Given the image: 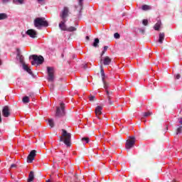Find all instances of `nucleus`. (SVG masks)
I'll use <instances>...</instances> for the list:
<instances>
[{"label":"nucleus","mask_w":182,"mask_h":182,"mask_svg":"<svg viewBox=\"0 0 182 182\" xmlns=\"http://www.w3.org/2000/svg\"><path fill=\"white\" fill-rule=\"evenodd\" d=\"M61 132L62 134L60 136V141H63L67 147H70L71 138L70 133L68 132V131L65 129H62Z\"/></svg>","instance_id":"obj_1"},{"label":"nucleus","mask_w":182,"mask_h":182,"mask_svg":"<svg viewBox=\"0 0 182 182\" xmlns=\"http://www.w3.org/2000/svg\"><path fill=\"white\" fill-rule=\"evenodd\" d=\"M34 26L37 29H41L43 26L46 28L49 26V23L43 17H38L34 20Z\"/></svg>","instance_id":"obj_2"},{"label":"nucleus","mask_w":182,"mask_h":182,"mask_svg":"<svg viewBox=\"0 0 182 182\" xmlns=\"http://www.w3.org/2000/svg\"><path fill=\"white\" fill-rule=\"evenodd\" d=\"M32 58L33 61L31 62V65H42L43 63L45 58L42 55H33L29 57V59Z\"/></svg>","instance_id":"obj_3"},{"label":"nucleus","mask_w":182,"mask_h":182,"mask_svg":"<svg viewBox=\"0 0 182 182\" xmlns=\"http://www.w3.org/2000/svg\"><path fill=\"white\" fill-rule=\"evenodd\" d=\"M65 115V104L61 102L60 104V107H57L55 117H62V116Z\"/></svg>","instance_id":"obj_4"},{"label":"nucleus","mask_w":182,"mask_h":182,"mask_svg":"<svg viewBox=\"0 0 182 182\" xmlns=\"http://www.w3.org/2000/svg\"><path fill=\"white\" fill-rule=\"evenodd\" d=\"M134 143H136V138H134V136H130L126 142L125 149H127V150H130V149L134 146Z\"/></svg>","instance_id":"obj_5"},{"label":"nucleus","mask_w":182,"mask_h":182,"mask_svg":"<svg viewBox=\"0 0 182 182\" xmlns=\"http://www.w3.org/2000/svg\"><path fill=\"white\" fill-rule=\"evenodd\" d=\"M68 16H69V8L64 7L60 13V18H61L63 21H68V19H66Z\"/></svg>","instance_id":"obj_6"},{"label":"nucleus","mask_w":182,"mask_h":182,"mask_svg":"<svg viewBox=\"0 0 182 182\" xmlns=\"http://www.w3.org/2000/svg\"><path fill=\"white\" fill-rule=\"evenodd\" d=\"M1 113L4 117H9L11 116V109L9 106L6 105L3 107Z\"/></svg>","instance_id":"obj_7"},{"label":"nucleus","mask_w":182,"mask_h":182,"mask_svg":"<svg viewBox=\"0 0 182 182\" xmlns=\"http://www.w3.org/2000/svg\"><path fill=\"white\" fill-rule=\"evenodd\" d=\"M36 156V151L33 150L30 152L27 157V163H32L35 160V157Z\"/></svg>","instance_id":"obj_8"},{"label":"nucleus","mask_w":182,"mask_h":182,"mask_svg":"<svg viewBox=\"0 0 182 182\" xmlns=\"http://www.w3.org/2000/svg\"><path fill=\"white\" fill-rule=\"evenodd\" d=\"M48 75V81L53 82L55 76L53 75V68L50 67L47 68Z\"/></svg>","instance_id":"obj_9"},{"label":"nucleus","mask_w":182,"mask_h":182,"mask_svg":"<svg viewBox=\"0 0 182 182\" xmlns=\"http://www.w3.org/2000/svg\"><path fill=\"white\" fill-rule=\"evenodd\" d=\"M101 76H102V80L104 85V87L105 89H107V87H109V85L107 84L106 81L105 80V79H106V75H105V70H103V68H101Z\"/></svg>","instance_id":"obj_10"},{"label":"nucleus","mask_w":182,"mask_h":182,"mask_svg":"<svg viewBox=\"0 0 182 182\" xmlns=\"http://www.w3.org/2000/svg\"><path fill=\"white\" fill-rule=\"evenodd\" d=\"M26 35H28V36H30V38H36V35H38V33H36V31L33 30V29H29L26 32Z\"/></svg>","instance_id":"obj_11"},{"label":"nucleus","mask_w":182,"mask_h":182,"mask_svg":"<svg viewBox=\"0 0 182 182\" xmlns=\"http://www.w3.org/2000/svg\"><path fill=\"white\" fill-rule=\"evenodd\" d=\"M66 22H68V20H62L60 23H59V28L61 29V31H67L68 27H66Z\"/></svg>","instance_id":"obj_12"},{"label":"nucleus","mask_w":182,"mask_h":182,"mask_svg":"<svg viewBox=\"0 0 182 182\" xmlns=\"http://www.w3.org/2000/svg\"><path fill=\"white\" fill-rule=\"evenodd\" d=\"M102 110H103V107L102 106H97L95 108V114L97 117L100 116V114H102Z\"/></svg>","instance_id":"obj_13"},{"label":"nucleus","mask_w":182,"mask_h":182,"mask_svg":"<svg viewBox=\"0 0 182 182\" xmlns=\"http://www.w3.org/2000/svg\"><path fill=\"white\" fill-rule=\"evenodd\" d=\"M112 62V59H110L108 56H106L104 58L103 63L105 65H110V63Z\"/></svg>","instance_id":"obj_14"},{"label":"nucleus","mask_w":182,"mask_h":182,"mask_svg":"<svg viewBox=\"0 0 182 182\" xmlns=\"http://www.w3.org/2000/svg\"><path fill=\"white\" fill-rule=\"evenodd\" d=\"M13 4H15V5H23L25 0H13Z\"/></svg>","instance_id":"obj_15"},{"label":"nucleus","mask_w":182,"mask_h":182,"mask_svg":"<svg viewBox=\"0 0 182 182\" xmlns=\"http://www.w3.org/2000/svg\"><path fill=\"white\" fill-rule=\"evenodd\" d=\"M23 69L26 70V72H28L29 75H32V70L26 65V64H23Z\"/></svg>","instance_id":"obj_16"},{"label":"nucleus","mask_w":182,"mask_h":182,"mask_svg":"<svg viewBox=\"0 0 182 182\" xmlns=\"http://www.w3.org/2000/svg\"><path fill=\"white\" fill-rule=\"evenodd\" d=\"M33 178H35V175L33 174V171H31L28 176V182L33 181Z\"/></svg>","instance_id":"obj_17"},{"label":"nucleus","mask_w":182,"mask_h":182,"mask_svg":"<svg viewBox=\"0 0 182 182\" xmlns=\"http://www.w3.org/2000/svg\"><path fill=\"white\" fill-rule=\"evenodd\" d=\"M161 26V21H159L154 26L155 31H159Z\"/></svg>","instance_id":"obj_18"},{"label":"nucleus","mask_w":182,"mask_h":182,"mask_svg":"<svg viewBox=\"0 0 182 182\" xmlns=\"http://www.w3.org/2000/svg\"><path fill=\"white\" fill-rule=\"evenodd\" d=\"M5 19H8V14L5 13L0 14V21H4Z\"/></svg>","instance_id":"obj_19"},{"label":"nucleus","mask_w":182,"mask_h":182,"mask_svg":"<svg viewBox=\"0 0 182 182\" xmlns=\"http://www.w3.org/2000/svg\"><path fill=\"white\" fill-rule=\"evenodd\" d=\"M164 41V33H159V43H163Z\"/></svg>","instance_id":"obj_20"},{"label":"nucleus","mask_w":182,"mask_h":182,"mask_svg":"<svg viewBox=\"0 0 182 182\" xmlns=\"http://www.w3.org/2000/svg\"><path fill=\"white\" fill-rule=\"evenodd\" d=\"M17 59L19 60L20 63H21V65H25V61L23 60L24 58L23 55H17Z\"/></svg>","instance_id":"obj_21"},{"label":"nucleus","mask_w":182,"mask_h":182,"mask_svg":"<svg viewBox=\"0 0 182 182\" xmlns=\"http://www.w3.org/2000/svg\"><path fill=\"white\" fill-rule=\"evenodd\" d=\"M142 11H150L151 9V7L149 5H143L141 7Z\"/></svg>","instance_id":"obj_22"},{"label":"nucleus","mask_w":182,"mask_h":182,"mask_svg":"<svg viewBox=\"0 0 182 182\" xmlns=\"http://www.w3.org/2000/svg\"><path fill=\"white\" fill-rule=\"evenodd\" d=\"M92 46H94V48H97V46H99V38H95L94 40Z\"/></svg>","instance_id":"obj_23"},{"label":"nucleus","mask_w":182,"mask_h":182,"mask_svg":"<svg viewBox=\"0 0 182 182\" xmlns=\"http://www.w3.org/2000/svg\"><path fill=\"white\" fill-rule=\"evenodd\" d=\"M22 102H23V103H29V102H30L29 97H28V96L23 97L22 99Z\"/></svg>","instance_id":"obj_24"},{"label":"nucleus","mask_w":182,"mask_h":182,"mask_svg":"<svg viewBox=\"0 0 182 182\" xmlns=\"http://www.w3.org/2000/svg\"><path fill=\"white\" fill-rule=\"evenodd\" d=\"M68 32H75V31H76V28L73 27V26H70L69 28H67L66 30Z\"/></svg>","instance_id":"obj_25"},{"label":"nucleus","mask_w":182,"mask_h":182,"mask_svg":"<svg viewBox=\"0 0 182 182\" xmlns=\"http://www.w3.org/2000/svg\"><path fill=\"white\" fill-rule=\"evenodd\" d=\"M107 95L108 96V103H109V105H113V102H112V100H110V92H109V91H107Z\"/></svg>","instance_id":"obj_26"},{"label":"nucleus","mask_w":182,"mask_h":182,"mask_svg":"<svg viewBox=\"0 0 182 182\" xmlns=\"http://www.w3.org/2000/svg\"><path fill=\"white\" fill-rule=\"evenodd\" d=\"M153 114V112H144L143 114L144 117H149V116H151Z\"/></svg>","instance_id":"obj_27"},{"label":"nucleus","mask_w":182,"mask_h":182,"mask_svg":"<svg viewBox=\"0 0 182 182\" xmlns=\"http://www.w3.org/2000/svg\"><path fill=\"white\" fill-rule=\"evenodd\" d=\"M78 5L80 8V11L83 9V0H79Z\"/></svg>","instance_id":"obj_28"},{"label":"nucleus","mask_w":182,"mask_h":182,"mask_svg":"<svg viewBox=\"0 0 182 182\" xmlns=\"http://www.w3.org/2000/svg\"><path fill=\"white\" fill-rule=\"evenodd\" d=\"M48 124H49L50 127H54L55 123L53 122V119H49Z\"/></svg>","instance_id":"obj_29"},{"label":"nucleus","mask_w":182,"mask_h":182,"mask_svg":"<svg viewBox=\"0 0 182 182\" xmlns=\"http://www.w3.org/2000/svg\"><path fill=\"white\" fill-rule=\"evenodd\" d=\"M82 141L84 144H87V143H89L90 140H89V138L84 137V138H82Z\"/></svg>","instance_id":"obj_30"},{"label":"nucleus","mask_w":182,"mask_h":182,"mask_svg":"<svg viewBox=\"0 0 182 182\" xmlns=\"http://www.w3.org/2000/svg\"><path fill=\"white\" fill-rule=\"evenodd\" d=\"M37 2L40 5H45V3L46 2V0H37Z\"/></svg>","instance_id":"obj_31"},{"label":"nucleus","mask_w":182,"mask_h":182,"mask_svg":"<svg viewBox=\"0 0 182 182\" xmlns=\"http://www.w3.org/2000/svg\"><path fill=\"white\" fill-rule=\"evenodd\" d=\"M182 127H179L176 130V134H180L182 133Z\"/></svg>","instance_id":"obj_32"},{"label":"nucleus","mask_w":182,"mask_h":182,"mask_svg":"<svg viewBox=\"0 0 182 182\" xmlns=\"http://www.w3.org/2000/svg\"><path fill=\"white\" fill-rule=\"evenodd\" d=\"M114 38H115V39H119L120 38V34H119L118 33H115L114 34Z\"/></svg>","instance_id":"obj_33"},{"label":"nucleus","mask_w":182,"mask_h":182,"mask_svg":"<svg viewBox=\"0 0 182 182\" xmlns=\"http://www.w3.org/2000/svg\"><path fill=\"white\" fill-rule=\"evenodd\" d=\"M142 23L143 25H144V26H147V23H149V21L144 19L143 20Z\"/></svg>","instance_id":"obj_34"},{"label":"nucleus","mask_w":182,"mask_h":182,"mask_svg":"<svg viewBox=\"0 0 182 182\" xmlns=\"http://www.w3.org/2000/svg\"><path fill=\"white\" fill-rule=\"evenodd\" d=\"M96 99V97L95 96H91L90 97V102H94V100Z\"/></svg>","instance_id":"obj_35"},{"label":"nucleus","mask_w":182,"mask_h":182,"mask_svg":"<svg viewBox=\"0 0 182 182\" xmlns=\"http://www.w3.org/2000/svg\"><path fill=\"white\" fill-rule=\"evenodd\" d=\"M3 4H8L9 2H11V0H1Z\"/></svg>","instance_id":"obj_36"},{"label":"nucleus","mask_w":182,"mask_h":182,"mask_svg":"<svg viewBox=\"0 0 182 182\" xmlns=\"http://www.w3.org/2000/svg\"><path fill=\"white\" fill-rule=\"evenodd\" d=\"M16 52H17V56H19L21 55V50L19 48H17Z\"/></svg>","instance_id":"obj_37"},{"label":"nucleus","mask_w":182,"mask_h":182,"mask_svg":"<svg viewBox=\"0 0 182 182\" xmlns=\"http://www.w3.org/2000/svg\"><path fill=\"white\" fill-rule=\"evenodd\" d=\"M16 168V164H13L11 165V168Z\"/></svg>","instance_id":"obj_38"},{"label":"nucleus","mask_w":182,"mask_h":182,"mask_svg":"<svg viewBox=\"0 0 182 182\" xmlns=\"http://www.w3.org/2000/svg\"><path fill=\"white\" fill-rule=\"evenodd\" d=\"M178 123H180V124L182 125V117L178 118Z\"/></svg>","instance_id":"obj_39"},{"label":"nucleus","mask_w":182,"mask_h":182,"mask_svg":"<svg viewBox=\"0 0 182 182\" xmlns=\"http://www.w3.org/2000/svg\"><path fill=\"white\" fill-rule=\"evenodd\" d=\"M176 79L178 80L180 79L181 76H180V74H177L176 76H175Z\"/></svg>","instance_id":"obj_40"},{"label":"nucleus","mask_w":182,"mask_h":182,"mask_svg":"<svg viewBox=\"0 0 182 182\" xmlns=\"http://www.w3.org/2000/svg\"><path fill=\"white\" fill-rule=\"evenodd\" d=\"M139 32H141V33H144V28H140Z\"/></svg>","instance_id":"obj_41"},{"label":"nucleus","mask_w":182,"mask_h":182,"mask_svg":"<svg viewBox=\"0 0 182 182\" xmlns=\"http://www.w3.org/2000/svg\"><path fill=\"white\" fill-rule=\"evenodd\" d=\"M109 47H107V46H104V52H106V50H107Z\"/></svg>","instance_id":"obj_42"},{"label":"nucleus","mask_w":182,"mask_h":182,"mask_svg":"<svg viewBox=\"0 0 182 182\" xmlns=\"http://www.w3.org/2000/svg\"><path fill=\"white\" fill-rule=\"evenodd\" d=\"M50 90H53V85H50Z\"/></svg>","instance_id":"obj_43"},{"label":"nucleus","mask_w":182,"mask_h":182,"mask_svg":"<svg viewBox=\"0 0 182 182\" xmlns=\"http://www.w3.org/2000/svg\"><path fill=\"white\" fill-rule=\"evenodd\" d=\"M85 39H86L87 41H89V39H90L89 36H87L85 37Z\"/></svg>","instance_id":"obj_44"},{"label":"nucleus","mask_w":182,"mask_h":182,"mask_svg":"<svg viewBox=\"0 0 182 182\" xmlns=\"http://www.w3.org/2000/svg\"><path fill=\"white\" fill-rule=\"evenodd\" d=\"M105 52H106V51H104V50H103V51L102 52L101 56H103V55H105Z\"/></svg>","instance_id":"obj_45"},{"label":"nucleus","mask_w":182,"mask_h":182,"mask_svg":"<svg viewBox=\"0 0 182 182\" xmlns=\"http://www.w3.org/2000/svg\"><path fill=\"white\" fill-rule=\"evenodd\" d=\"M1 65H2V60H1V59H0V66H1Z\"/></svg>","instance_id":"obj_46"},{"label":"nucleus","mask_w":182,"mask_h":182,"mask_svg":"<svg viewBox=\"0 0 182 182\" xmlns=\"http://www.w3.org/2000/svg\"><path fill=\"white\" fill-rule=\"evenodd\" d=\"M46 182H50V181L48 180V181H47Z\"/></svg>","instance_id":"obj_47"}]
</instances>
